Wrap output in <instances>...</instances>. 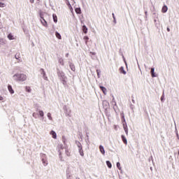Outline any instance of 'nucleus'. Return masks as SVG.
<instances>
[{"mask_svg": "<svg viewBox=\"0 0 179 179\" xmlns=\"http://www.w3.org/2000/svg\"><path fill=\"white\" fill-rule=\"evenodd\" d=\"M122 139L123 143H124L125 145H127V138H125V136H122Z\"/></svg>", "mask_w": 179, "mask_h": 179, "instance_id": "393cba45", "label": "nucleus"}, {"mask_svg": "<svg viewBox=\"0 0 179 179\" xmlns=\"http://www.w3.org/2000/svg\"><path fill=\"white\" fill-rule=\"evenodd\" d=\"M43 79H45V80H48V78L47 77V76H43Z\"/></svg>", "mask_w": 179, "mask_h": 179, "instance_id": "f704fd0d", "label": "nucleus"}, {"mask_svg": "<svg viewBox=\"0 0 179 179\" xmlns=\"http://www.w3.org/2000/svg\"><path fill=\"white\" fill-rule=\"evenodd\" d=\"M67 5L69 7V5H71V3H69V1H68Z\"/></svg>", "mask_w": 179, "mask_h": 179, "instance_id": "ea45409f", "label": "nucleus"}, {"mask_svg": "<svg viewBox=\"0 0 179 179\" xmlns=\"http://www.w3.org/2000/svg\"><path fill=\"white\" fill-rule=\"evenodd\" d=\"M75 10L78 15H80V13H82V10H80V8H76Z\"/></svg>", "mask_w": 179, "mask_h": 179, "instance_id": "9b49d317", "label": "nucleus"}, {"mask_svg": "<svg viewBox=\"0 0 179 179\" xmlns=\"http://www.w3.org/2000/svg\"><path fill=\"white\" fill-rule=\"evenodd\" d=\"M120 73H123V75H125L127 73V71H125V70H124V67H120Z\"/></svg>", "mask_w": 179, "mask_h": 179, "instance_id": "f8f14e48", "label": "nucleus"}, {"mask_svg": "<svg viewBox=\"0 0 179 179\" xmlns=\"http://www.w3.org/2000/svg\"><path fill=\"white\" fill-rule=\"evenodd\" d=\"M166 30H167V31H170V28L168 27V28L166 29Z\"/></svg>", "mask_w": 179, "mask_h": 179, "instance_id": "a19ab883", "label": "nucleus"}, {"mask_svg": "<svg viewBox=\"0 0 179 179\" xmlns=\"http://www.w3.org/2000/svg\"><path fill=\"white\" fill-rule=\"evenodd\" d=\"M76 145H77L78 149H82L83 148L82 144L80 143V142H79V141L76 142Z\"/></svg>", "mask_w": 179, "mask_h": 179, "instance_id": "4be33fe9", "label": "nucleus"}, {"mask_svg": "<svg viewBox=\"0 0 179 179\" xmlns=\"http://www.w3.org/2000/svg\"><path fill=\"white\" fill-rule=\"evenodd\" d=\"M178 155H179V151H178Z\"/></svg>", "mask_w": 179, "mask_h": 179, "instance_id": "8fccbe9b", "label": "nucleus"}, {"mask_svg": "<svg viewBox=\"0 0 179 179\" xmlns=\"http://www.w3.org/2000/svg\"><path fill=\"white\" fill-rule=\"evenodd\" d=\"M62 154H61V152H59V156H62Z\"/></svg>", "mask_w": 179, "mask_h": 179, "instance_id": "a18cd8bd", "label": "nucleus"}, {"mask_svg": "<svg viewBox=\"0 0 179 179\" xmlns=\"http://www.w3.org/2000/svg\"><path fill=\"white\" fill-rule=\"evenodd\" d=\"M96 73L98 75V76L100 75V70H96Z\"/></svg>", "mask_w": 179, "mask_h": 179, "instance_id": "e433bc0d", "label": "nucleus"}, {"mask_svg": "<svg viewBox=\"0 0 179 179\" xmlns=\"http://www.w3.org/2000/svg\"><path fill=\"white\" fill-rule=\"evenodd\" d=\"M113 17H114V13H113Z\"/></svg>", "mask_w": 179, "mask_h": 179, "instance_id": "de8ad7c7", "label": "nucleus"}, {"mask_svg": "<svg viewBox=\"0 0 179 179\" xmlns=\"http://www.w3.org/2000/svg\"><path fill=\"white\" fill-rule=\"evenodd\" d=\"M65 153H66V156H68L69 157L71 156V150L66 149Z\"/></svg>", "mask_w": 179, "mask_h": 179, "instance_id": "4468645a", "label": "nucleus"}, {"mask_svg": "<svg viewBox=\"0 0 179 179\" xmlns=\"http://www.w3.org/2000/svg\"><path fill=\"white\" fill-rule=\"evenodd\" d=\"M58 148H59V149H64V147L62 145H59Z\"/></svg>", "mask_w": 179, "mask_h": 179, "instance_id": "2f4dec72", "label": "nucleus"}, {"mask_svg": "<svg viewBox=\"0 0 179 179\" xmlns=\"http://www.w3.org/2000/svg\"><path fill=\"white\" fill-rule=\"evenodd\" d=\"M66 57L68 58L69 57V53L66 54Z\"/></svg>", "mask_w": 179, "mask_h": 179, "instance_id": "4c0bfd02", "label": "nucleus"}, {"mask_svg": "<svg viewBox=\"0 0 179 179\" xmlns=\"http://www.w3.org/2000/svg\"><path fill=\"white\" fill-rule=\"evenodd\" d=\"M145 15H148V11H145Z\"/></svg>", "mask_w": 179, "mask_h": 179, "instance_id": "79ce46f5", "label": "nucleus"}, {"mask_svg": "<svg viewBox=\"0 0 179 179\" xmlns=\"http://www.w3.org/2000/svg\"><path fill=\"white\" fill-rule=\"evenodd\" d=\"M69 66H70L71 71H73V72H75V71H76V68L75 67V64H73V63H70Z\"/></svg>", "mask_w": 179, "mask_h": 179, "instance_id": "39448f33", "label": "nucleus"}, {"mask_svg": "<svg viewBox=\"0 0 179 179\" xmlns=\"http://www.w3.org/2000/svg\"><path fill=\"white\" fill-rule=\"evenodd\" d=\"M53 20L55 22V23H57V22H58V17H57V15L55 14H53Z\"/></svg>", "mask_w": 179, "mask_h": 179, "instance_id": "dca6fc26", "label": "nucleus"}, {"mask_svg": "<svg viewBox=\"0 0 179 179\" xmlns=\"http://www.w3.org/2000/svg\"><path fill=\"white\" fill-rule=\"evenodd\" d=\"M35 113H33V117L36 116V115H34Z\"/></svg>", "mask_w": 179, "mask_h": 179, "instance_id": "c03bdc74", "label": "nucleus"}, {"mask_svg": "<svg viewBox=\"0 0 179 179\" xmlns=\"http://www.w3.org/2000/svg\"><path fill=\"white\" fill-rule=\"evenodd\" d=\"M35 113H33V117L36 116V115H34Z\"/></svg>", "mask_w": 179, "mask_h": 179, "instance_id": "37998d69", "label": "nucleus"}, {"mask_svg": "<svg viewBox=\"0 0 179 179\" xmlns=\"http://www.w3.org/2000/svg\"><path fill=\"white\" fill-rule=\"evenodd\" d=\"M163 100H164V95H162L161 96V101H163Z\"/></svg>", "mask_w": 179, "mask_h": 179, "instance_id": "473e14b6", "label": "nucleus"}, {"mask_svg": "<svg viewBox=\"0 0 179 179\" xmlns=\"http://www.w3.org/2000/svg\"><path fill=\"white\" fill-rule=\"evenodd\" d=\"M117 169H118L119 170H121V169H122V168H121V164H120V162H117Z\"/></svg>", "mask_w": 179, "mask_h": 179, "instance_id": "c756f323", "label": "nucleus"}, {"mask_svg": "<svg viewBox=\"0 0 179 179\" xmlns=\"http://www.w3.org/2000/svg\"><path fill=\"white\" fill-rule=\"evenodd\" d=\"M48 118L50 120V121H52V117H51V114L50 113H48Z\"/></svg>", "mask_w": 179, "mask_h": 179, "instance_id": "c85d7f7f", "label": "nucleus"}, {"mask_svg": "<svg viewBox=\"0 0 179 179\" xmlns=\"http://www.w3.org/2000/svg\"><path fill=\"white\" fill-rule=\"evenodd\" d=\"M151 75L152 78H156V75L155 74V68L151 69Z\"/></svg>", "mask_w": 179, "mask_h": 179, "instance_id": "2eb2a0df", "label": "nucleus"}, {"mask_svg": "<svg viewBox=\"0 0 179 179\" xmlns=\"http://www.w3.org/2000/svg\"><path fill=\"white\" fill-rule=\"evenodd\" d=\"M69 9H71V10H73V8H72V6L71 4H69Z\"/></svg>", "mask_w": 179, "mask_h": 179, "instance_id": "72a5a7b5", "label": "nucleus"}, {"mask_svg": "<svg viewBox=\"0 0 179 179\" xmlns=\"http://www.w3.org/2000/svg\"><path fill=\"white\" fill-rule=\"evenodd\" d=\"M8 38L9 40H15V38L13 37V35H12V34H9L8 35Z\"/></svg>", "mask_w": 179, "mask_h": 179, "instance_id": "a211bd4d", "label": "nucleus"}, {"mask_svg": "<svg viewBox=\"0 0 179 179\" xmlns=\"http://www.w3.org/2000/svg\"><path fill=\"white\" fill-rule=\"evenodd\" d=\"M41 22L43 26H44L45 27H48V24H47V21H45V20L44 18H42Z\"/></svg>", "mask_w": 179, "mask_h": 179, "instance_id": "7ed1b4c3", "label": "nucleus"}, {"mask_svg": "<svg viewBox=\"0 0 179 179\" xmlns=\"http://www.w3.org/2000/svg\"><path fill=\"white\" fill-rule=\"evenodd\" d=\"M25 90L26 92H27L28 93H31V88L30 87H25Z\"/></svg>", "mask_w": 179, "mask_h": 179, "instance_id": "412c9836", "label": "nucleus"}, {"mask_svg": "<svg viewBox=\"0 0 179 179\" xmlns=\"http://www.w3.org/2000/svg\"><path fill=\"white\" fill-rule=\"evenodd\" d=\"M99 150H100L101 153H102V155L106 154V151L104 150V147H103V145L99 146Z\"/></svg>", "mask_w": 179, "mask_h": 179, "instance_id": "6e6552de", "label": "nucleus"}, {"mask_svg": "<svg viewBox=\"0 0 179 179\" xmlns=\"http://www.w3.org/2000/svg\"><path fill=\"white\" fill-rule=\"evenodd\" d=\"M55 36L57 37V38H59V40H61L62 37H61V34L58 32H55Z\"/></svg>", "mask_w": 179, "mask_h": 179, "instance_id": "aec40b11", "label": "nucleus"}, {"mask_svg": "<svg viewBox=\"0 0 179 179\" xmlns=\"http://www.w3.org/2000/svg\"><path fill=\"white\" fill-rule=\"evenodd\" d=\"M38 114L41 117H44V112L43 110H39Z\"/></svg>", "mask_w": 179, "mask_h": 179, "instance_id": "a878e982", "label": "nucleus"}, {"mask_svg": "<svg viewBox=\"0 0 179 179\" xmlns=\"http://www.w3.org/2000/svg\"><path fill=\"white\" fill-rule=\"evenodd\" d=\"M168 9L169 8H167V6H164L162 9V13H166V12H167Z\"/></svg>", "mask_w": 179, "mask_h": 179, "instance_id": "1a4fd4ad", "label": "nucleus"}, {"mask_svg": "<svg viewBox=\"0 0 179 179\" xmlns=\"http://www.w3.org/2000/svg\"><path fill=\"white\" fill-rule=\"evenodd\" d=\"M13 78L16 82H24L27 79V76L24 73H17L13 76Z\"/></svg>", "mask_w": 179, "mask_h": 179, "instance_id": "f257e3e1", "label": "nucleus"}, {"mask_svg": "<svg viewBox=\"0 0 179 179\" xmlns=\"http://www.w3.org/2000/svg\"><path fill=\"white\" fill-rule=\"evenodd\" d=\"M106 164L109 169H111V167H113V165L111 164V162H110V161H106Z\"/></svg>", "mask_w": 179, "mask_h": 179, "instance_id": "5701e85b", "label": "nucleus"}, {"mask_svg": "<svg viewBox=\"0 0 179 179\" xmlns=\"http://www.w3.org/2000/svg\"><path fill=\"white\" fill-rule=\"evenodd\" d=\"M2 100H3V97L0 96V101H2Z\"/></svg>", "mask_w": 179, "mask_h": 179, "instance_id": "58836bf2", "label": "nucleus"}, {"mask_svg": "<svg viewBox=\"0 0 179 179\" xmlns=\"http://www.w3.org/2000/svg\"><path fill=\"white\" fill-rule=\"evenodd\" d=\"M62 142L65 143V136H62Z\"/></svg>", "mask_w": 179, "mask_h": 179, "instance_id": "c9c22d12", "label": "nucleus"}, {"mask_svg": "<svg viewBox=\"0 0 179 179\" xmlns=\"http://www.w3.org/2000/svg\"><path fill=\"white\" fill-rule=\"evenodd\" d=\"M78 150L80 156H85V153H83V148H80Z\"/></svg>", "mask_w": 179, "mask_h": 179, "instance_id": "6ab92c4d", "label": "nucleus"}, {"mask_svg": "<svg viewBox=\"0 0 179 179\" xmlns=\"http://www.w3.org/2000/svg\"><path fill=\"white\" fill-rule=\"evenodd\" d=\"M0 8H5V3L0 2Z\"/></svg>", "mask_w": 179, "mask_h": 179, "instance_id": "7c9ffc66", "label": "nucleus"}, {"mask_svg": "<svg viewBox=\"0 0 179 179\" xmlns=\"http://www.w3.org/2000/svg\"><path fill=\"white\" fill-rule=\"evenodd\" d=\"M41 72L43 76H45V71H44V69H41Z\"/></svg>", "mask_w": 179, "mask_h": 179, "instance_id": "cd10ccee", "label": "nucleus"}, {"mask_svg": "<svg viewBox=\"0 0 179 179\" xmlns=\"http://www.w3.org/2000/svg\"><path fill=\"white\" fill-rule=\"evenodd\" d=\"M50 134L52 135V137L53 138V139H57V133H55V131L52 130L50 132Z\"/></svg>", "mask_w": 179, "mask_h": 179, "instance_id": "423d86ee", "label": "nucleus"}, {"mask_svg": "<svg viewBox=\"0 0 179 179\" xmlns=\"http://www.w3.org/2000/svg\"><path fill=\"white\" fill-rule=\"evenodd\" d=\"M1 1H5V0H1Z\"/></svg>", "mask_w": 179, "mask_h": 179, "instance_id": "09e8293b", "label": "nucleus"}, {"mask_svg": "<svg viewBox=\"0 0 179 179\" xmlns=\"http://www.w3.org/2000/svg\"><path fill=\"white\" fill-rule=\"evenodd\" d=\"M59 62L61 65H64V59L62 58L59 59Z\"/></svg>", "mask_w": 179, "mask_h": 179, "instance_id": "bb28decb", "label": "nucleus"}, {"mask_svg": "<svg viewBox=\"0 0 179 179\" xmlns=\"http://www.w3.org/2000/svg\"><path fill=\"white\" fill-rule=\"evenodd\" d=\"M123 128H124V131L127 134V135H128V127L127 126V124L123 123Z\"/></svg>", "mask_w": 179, "mask_h": 179, "instance_id": "9d476101", "label": "nucleus"}, {"mask_svg": "<svg viewBox=\"0 0 179 179\" xmlns=\"http://www.w3.org/2000/svg\"><path fill=\"white\" fill-rule=\"evenodd\" d=\"M6 41L4 39H0V45H3V44H6Z\"/></svg>", "mask_w": 179, "mask_h": 179, "instance_id": "b1692460", "label": "nucleus"}, {"mask_svg": "<svg viewBox=\"0 0 179 179\" xmlns=\"http://www.w3.org/2000/svg\"><path fill=\"white\" fill-rule=\"evenodd\" d=\"M83 31L86 34L87 33V27L85 25L83 26Z\"/></svg>", "mask_w": 179, "mask_h": 179, "instance_id": "ddd939ff", "label": "nucleus"}, {"mask_svg": "<svg viewBox=\"0 0 179 179\" xmlns=\"http://www.w3.org/2000/svg\"><path fill=\"white\" fill-rule=\"evenodd\" d=\"M43 163H45V162H44V159H43Z\"/></svg>", "mask_w": 179, "mask_h": 179, "instance_id": "49530a36", "label": "nucleus"}, {"mask_svg": "<svg viewBox=\"0 0 179 179\" xmlns=\"http://www.w3.org/2000/svg\"><path fill=\"white\" fill-rule=\"evenodd\" d=\"M101 90L103 92V94H107V88L103 86L99 87Z\"/></svg>", "mask_w": 179, "mask_h": 179, "instance_id": "20e7f679", "label": "nucleus"}, {"mask_svg": "<svg viewBox=\"0 0 179 179\" xmlns=\"http://www.w3.org/2000/svg\"><path fill=\"white\" fill-rule=\"evenodd\" d=\"M8 92H10V93L11 94H13V93H15V91L13 90V89L12 88V86L11 85H8Z\"/></svg>", "mask_w": 179, "mask_h": 179, "instance_id": "0eeeda50", "label": "nucleus"}, {"mask_svg": "<svg viewBox=\"0 0 179 179\" xmlns=\"http://www.w3.org/2000/svg\"><path fill=\"white\" fill-rule=\"evenodd\" d=\"M83 40L85 41V44H86V45H87V43L89 41V36H84Z\"/></svg>", "mask_w": 179, "mask_h": 179, "instance_id": "f3484780", "label": "nucleus"}, {"mask_svg": "<svg viewBox=\"0 0 179 179\" xmlns=\"http://www.w3.org/2000/svg\"><path fill=\"white\" fill-rule=\"evenodd\" d=\"M15 59L18 60V62H22V57L20 56V52H17L15 55Z\"/></svg>", "mask_w": 179, "mask_h": 179, "instance_id": "f03ea898", "label": "nucleus"}]
</instances>
